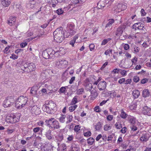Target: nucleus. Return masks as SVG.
<instances>
[{"mask_svg":"<svg viewBox=\"0 0 151 151\" xmlns=\"http://www.w3.org/2000/svg\"><path fill=\"white\" fill-rule=\"evenodd\" d=\"M62 48H60L59 47L53 49L51 48H48L44 51L42 52L43 57L46 59L54 58L55 57V54L58 52H60V49Z\"/></svg>","mask_w":151,"mask_h":151,"instance_id":"f257e3e1","label":"nucleus"},{"mask_svg":"<svg viewBox=\"0 0 151 151\" xmlns=\"http://www.w3.org/2000/svg\"><path fill=\"white\" fill-rule=\"evenodd\" d=\"M53 34L54 39L57 43H61L64 40L65 37L64 32L62 27L57 28Z\"/></svg>","mask_w":151,"mask_h":151,"instance_id":"f03ea898","label":"nucleus"},{"mask_svg":"<svg viewBox=\"0 0 151 151\" xmlns=\"http://www.w3.org/2000/svg\"><path fill=\"white\" fill-rule=\"evenodd\" d=\"M46 125L51 129H58L60 127L59 122L54 118H51L45 121Z\"/></svg>","mask_w":151,"mask_h":151,"instance_id":"7ed1b4c3","label":"nucleus"},{"mask_svg":"<svg viewBox=\"0 0 151 151\" xmlns=\"http://www.w3.org/2000/svg\"><path fill=\"white\" fill-rule=\"evenodd\" d=\"M28 99L26 96H20L16 101L15 106L17 109H22L27 104Z\"/></svg>","mask_w":151,"mask_h":151,"instance_id":"20e7f679","label":"nucleus"},{"mask_svg":"<svg viewBox=\"0 0 151 151\" xmlns=\"http://www.w3.org/2000/svg\"><path fill=\"white\" fill-rule=\"evenodd\" d=\"M56 106V104L53 101H50L46 105H44L42 107V109L44 111L52 114L53 113V111L55 110Z\"/></svg>","mask_w":151,"mask_h":151,"instance_id":"39448f33","label":"nucleus"},{"mask_svg":"<svg viewBox=\"0 0 151 151\" xmlns=\"http://www.w3.org/2000/svg\"><path fill=\"white\" fill-rule=\"evenodd\" d=\"M24 69L23 71L28 73L35 70V65L33 63H26L24 65Z\"/></svg>","mask_w":151,"mask_h":151,"instance_id":"423d86ee","label":"nucleus"},{"mask_svg":"<svg viewBox=\"0 0 151 151\" xmlns=\"http://www.w3.org/2000/svg\"><path fill=\"white\" fill-rule=\"evenodd\" d=\"M14 102L15 100L14 96L8 97L4 101L3 106L5 108L10 107L13 105Z\"/></svg>","mask_w":151,"mask_h":151,"instance_id":"0eeeda50","label":"nucleus"},{"mask_svg":"<svg viewBox=\"0 0 151 151\" xmlns=\"http://www.w3.org/2000/svg\"><path fill=\"white\" fill-rule=\"evenodd\" d=\"M21 116V114L19 113H17L14 115L11 116L9 119L10 120V122L12 123H15L18 122Z\"/></svg>","mask_w":151,"mask_h":151,"instance_id":"6e6552de","label":"nucleus"},{"mask_svg":"<svg viewBox=\"0 0 151 151\" xmlns=\"http://www.w3.org/2000/svg\"><path fill=\"white\" fill-rule=\"evenodd\" d=\"M116 12H119L122 10L126 9L127 6L126 4H123L122 3H119L116 6Z\"/></svg>","mask_w":151,"mask_h":151,"instance_id":"1a4fd4ad","label":"nucleus"},{"mask_svg":"<svg viewBox=\"0 0 151 151\" xmlns=\"http://www.w3.org/2000/svg\"><path fill=\"white\" fill-rule=\"evenodd\" d=\"M142 113L145 115L151 116V109L147 106H145L142 108Z\"/></svg>","mask_w":151,"mask_h":151,"instance_id":"9d476101","label":"nucleus"},{"mask_svg":"<svg viewBox=\"0 0 151 151\" xmlns=\"http://www.w3.org/2000/svg\"><path fill=\"white\" fill-rule=\"evenodd\" d=\"M106 87V83L105 81L100 82L98 84L97 87L100 91L104 90Z\"/></svg>","mask_w":151,"mask_h":151,"instance_id":"9b49d317","label":"nucleus"},{"mask_svg":"<svg viewBox=\"0 0 151 151\" xmlns=\"http://www.w3.org/2000/svg\"><path fill=\"white\" fill-rule=\"evenodd\" d=\"M31 112L35 115H38L40 112V108L38 107L37 106H34L32 107L31 109Z\"/></svg>","mask_w":151,"mask_h":151,"instance_id":"f8f14e48","label":"nucleus"},{"mask_svg":"<svg viewBox=\"0 0 151 151\" xmlns=\"http://www.w3.org/2000/svg\"><path fill=\"white\" fill-rule=\"evenodd\" d=\"M16 17L14 16H11L9 18V19L7 21V23L10 26L14 25L16 21Z\"/></svg>","mask_w":151,"mask_h":151,"instance_id":"ddd939ff","label":"nucleus"},{"mask_svg":"<svg viewBox=\"0 0 151 151\" xmlns=\"http://www.w3.org/2000/svg\"><path fill=\"white\" fill-rule=\"evenodd\" d=\"M149 138L148 134H145L142 135V136L140 137V140L142 142H146Z\"/></svg>","mask_w":151,"mask_h":151,"instance_id":"4468645a","label":"nucleus"},{"mask_svg":"<svg viewBox=\"0 0 151 151\" xmlns=\"http://www.w3.org/2000/svg\"><path fill=\"white\" fill-rule=\"evenodd\" d=\"M150 95V92L149 90L147 89H144L142 91V96L144 98H146L149 97Z\"/></svg>","mask_w":151,"mask_h":151,"instance_id":"2eb2a0df","label":"nucleus"},{"mask_svg":"<svg viewBox=\"0 0 151 151\" xmlns=\"http://www.w3.org/2000/svg\"><path fill=\"white\" fill-rule=\"evenodd\" d=\"M123 28L122 27H119L117 28L115 35H116L120 36L122 35L123 32Z\"/></svg>","mask_w":151,"mask_h":151,"instance_id":"dca6fc26","label":"nucleus"},{"mask_svg":"<svg viewBox=\"0 0 151 151\" xmlns=\"http://www.w3.org/2000/svg\"><path fill=\"white\" fill-rule=\"evenodd\" d=\"M1 2L4 7L8 6L10 3V1L8 0H1Z\"/></svg>","mask_w":151,"mask_h":151,"instance_id":"f3484780","label":"nucleus"},{"mask_svg":"<svg viewBox=\"0 0 151 151\" xmlns=\"http://www.w3.org/2000/svg\"><path fill=\"white\" fill-rule=\"evenodd\" d=\"M75 33V32L72 29L70 28L68 30V32L67 33V35H65L66 37H69L70 36H72L74 35Z\"/></svg>","mask_w":151,"mask_h":151,"instance_id":"a211bd4d","label":"nucleus"},{"mask_svg":"<svg viewBox=\"0 0 151 151\" xmlns=\"http://www.w3.org/2000/svg\"><path fill=\"white\" fill-rule=\"evenodd\" d=\"M132 95L135 99L138 97L140 95V93L138 90H134L132 92Z\"/></svg>","mask_w":151,"mask_h":151,"instance_id":"6ab92c4d","label":"nucleus"},{"mask_svg":"<svg viewBox=\"0 0 151 151\" xmlns=\"http://www.w3.org/2000/svg\"><path fill=\"white\" fill-rule=\"evenodd\" d=\"M52 131L51 130L49 129L45 133V136L46 138L49 140L52 139V137L51 134Z\"/></svg>","mask_w":151,"mask_h":151,"instance_id":"aec40b11","label":"nucleus"},{"mask_svg":"<svg viewBox=\"0 0 151 151\" xmlns=\"http://www.w3.org/2000/svg\"><path fill=\"white\" fill-rule=\"evenodd\" d=\"M97 5L99 9H102L105 6V4L104 1L101 0L98 3Z\"/></svg>","mask_w":151,"mask_h":151,"instance_id":"412c9836","label":"nucleus"},{"mask_svg":"<svg viewBox=\"0 0 151 151\" xmlns=\"http://www.w3.org/2000/svg\"><path fill=\"white\" fill-rule=\"evenodd\" d=\"M66 120V116L63 115H61V116L59 118V120L60 122L62 123L65 122Z\"/></svg>","mask_w":151,"mask_h":151,"instance_id":"4be33fe9","label":"nucleus"},{"mask_svg":"<svg viewBox=\"0 0 151 151\" xmlns=\"http://www.w3.org/2000/svg\"><path fill=\"white\" fill-rule=\"evenodd\" d=\"M108 22L106 24L105 26L106 28L108 27L111 26L112 24L114 22V20L113 19H110L108 20Z\"/></svg>","mask_w":151,"mask_h":151,"instance_id":"5701e85b","label":"nucleus"},{"mask_svg":"<svg viewBox=\"0 0 151 151\" xmlns=\"http://www.w3.org/2000/svg\"><path fill=\"white\" fill-rule=\"evenodd\" d=\"M86 90L87 91H91V89L93 88L92 84L91 83H90L87 85H84Z\"/></svg>","mask_w":151,"mask_h":151,"instance_id":"b1692460","label":"nucleus"},{"mask_svg":"<svg viewBox=\"0 0 151 151\" xmlns=\"http://www.w3.org/2000/svg\"><path fill=\"white\" fill-rule=\"evenodd\" d=\"M73 119V117L71 115H68L67 117V121L66 122V123L67 124L71 122L72 121Z\"/></svg>","mask_w":151,"mask_h":151,"instance_id":"393cba45","label":"nucleus"},{"mask_svg":"<svg viewBox=\"0 0 151 151\" xmlns=\"http://www.w3.org/2000/svg\"><path fill=\"white\" fill-rule=\"evenodd\" d=\"M78 96H75L72 100L71 102V104L74 105L78 102L77 100Z\"/></svg>","mask_w":151,"mask_h":151,"instance_id":"a878e982","label":"nucleus"},{"mask_svg":"<svg viewBox=\"0 0 151 151\" xmlns=\"http://www.w3.org/2000/svg\"><path fill=\"white\" fill-rule=\"evenodd\" d=\"M101 127V124L100 122L97 123L95 126V129L96 130H99Z\"/></svg>","mask_w":151,"mask_h":151,"instance_id":"bb28decb","label":"nucleus"},{"mask_svg":"<svg viewBox=\"0 0 151 151\" xmlns=\"http://www.w3.org/2000/svg\"><path fill=\"white\" fill-rule=\"evenodd\" d=\"M127 114L125 113L123 110H121L120 116L123 119H125L127 116Z\"/></svg>","mask_w":151,"mask_h":151,"instance_id":"cd10ccee","label":"nucleus"},{"mask_svg":"<svg viewBox=\"0 0 151 151\" xmlns=\"http://www.w3.org/2000/svg\"><path fill=\"white\" fill-rule=\"evenodd\" d=\"M129 122L132 125L134 124L136 122V119L133 117H131L129 119Z\"/></svg>","mask_w":151,"mask_h":151,"instance_id":"c85d7f7f","label":"nucleus"},{"mask_svg":"<svg viewBox=\"0 0 151 151\" xmlns=\"http://www.w3.org/2000/svg\"><path fill=\"white\" fill-rule=\"evenodd\" d=\"M77 107V105H76L70 106L69 108V110L70 112H73Z\"/></svg>","mask_w":151,"mask_h":151,"instance_id":"c756f323","label":"nucleus"},{"mask_svg":"<svg viewBox=\"0 0 151 151\" xmlns=\"http://www.w3.org/2000/svg\"><path fill=\"white\" fill-rule=\"evenodd\" d=\"M98 93L96 91L91 92V96L93 98H96L98 96Z\"/></svg>","mask_w":151,"mask_h":151,"instance_id":"7c9ffc66","label":"nucleus"},{"mask_svg":"<svg viewBox=\"0 0 151 151\" xmlns=\"http://www.w3.org/2000/svg\"><path fill=\"white\" fill-rule=\"evenodd\" d=\"M88 143L90 145H92L94 141V139L90 137L87 139Z\"/></svg>","mask_w":151,"mask_h":151,"instance_id":"2f4dec72","label":"nucleus"},{"mask_svg":"<svg viewBox=\"0 0 151 151\" xmlns=\"http://www.w3.org/2000/svg\"><path fill=\"white\" fill-rule=\"evenodd\" d=\"M115 126L116 127V128L118 129H120L122 127V124L120 122H118V123H116L115 124Z\"/></svg>","mask_w":151,"mask_h":151,"instance_id":"473e14b6","label":"nucleus"},{"mask_svg":"<svg viewBox=\"0 0 151 151\" xmlns=\"http://www.w3.org/2000/svg\"><path fill=\"white\" fill-rule=\"evenodd\" d=\"M138 24L139 26L138 29L143 30V28H144L145 26L144 24L140 22H139Z\"/></svg>","mask_w":151,"mask_h":151,"instance_id":"72a5a7b5","label":"nucleus"},{"mask_svg":"<svg viewBox=\"0 0 151 151\" xmlns=\"http://www.w3.org/2000/svg\"><path fill=\"white\" fill-rule=\"evenodd\" d=\"M84 89L83 88L78 89L77 90L76 93L78 95H80L82 94L84 92Z\"/></svg>","mask_w":151,"mask_h":151,"instance_id":"f704fd0d","label":"nucleus"},{"mask_svg":"<svg viewBox=\"0 0 151 151\" xmlns=\"http://www.w3.org/2000/svg\"><path fill=\"white\" fill-rule=\"evenodd\" d=\"M111 127L108 124L105 125L104 126V129L105 131H107L111 129Z\"/></svg>","mask_w":151,"mask_h":151,"instance_id":"c9c22d12","label":"nucleus"},{"mask_svg":"<svg viewBox=\"0 0 151 151\" xmlns=\"http://www.w3.org/2000/svg\"><path fill=\"white\" fill-rule=\"evenodd\" d=\"M56 12L58 15H60L63 14L64 11L62 9H59L56 11Z\"/></svg>","mask_w":151,"mask_h":151,"instance_id":"e433bc0d","label":"nucleus"},{"mask_svg":"<svg viewBox=\"0 0 151 151\" xmlns=\"http://www.w3.org/2000/svg\"><path fill=\"white\" fill-rule=\"evenodd\" d=\"M81 127L79 125L76 126L74 128V130L76 132H78L80 130Z\"/></svg>","mask_w":151,"mask_h":151,"instance_id":"4c0bfd02","label":"nucleus"},{"mask_svg":"<svg viewBox=\"0 0 151 151\" xmlns=\"http://www.w3.org/2000/svg\"><path fill=\"white\" fill-rule=\"evenodd\" d=\"M41 129V128L39 127H35L33 129V131L34 132L36 133L39 132Z\"/></svg>","mask_w":151,"mask_h":151,"instance_id":"58836bf2","label":"nucleus"},{"mask_svg":"<svg viewBox=\"0 0 151 151\" xmlns=\"http://www.w3.org/2000/svg\"><path fill=\"white\" fill-rule=\"evenodd\" d=\"M130 128L131 129L132 131H133L137 130V127L133 125H132L130 126Z\"/></svg>","mask_w":151,"mask_h":151,"instance_id":"ea45409f","label":"nucleus"},{"mask_svg":"<svg viewBox=\"0 0 151 151\" xmlns=\"http://www.w3.org/2000/svg\"><path fill=\"white\" fill-rule=\"evenodd\" d=\"M91 133L90 131H88L84 133V135L86 137H89L91 135Z\"/></svg>","mask_w":151,"mask_h":151,"instance_id":"a19ab883","label":"nucleus"},{"mask_svg":"<svg viewBox=\"0 0 151 151\" xmlns=\"http://www.w3.org/2000/svg\"><path fill=\"white\" fill-rule=\"evenodd\" d=\"M18 56L14 54L13 53L12 54L11 56L10 57V58H12L14 60H15L18 58Z\"/></svg>","mask_w":151,"mask_h":151,"instance_id":"79ce46f5","label":"nucleus"},{"mask_svg":"<svg viewBox=\"0 0 151 151\" xmlns=\"http://www.w3.org/2000/svg\"><path fill=\"white\" fill-rule=\"evenodd\" d=\"M120 70H121L120 73L122 75L124 76L126 75L127 72L126 71L121 69H120Z\"/></svg>","mask_w":151,"mask_h":151,"instance_id":"37998d69","label":"nucleus"},{"mask_svg":"<svg viewBox=\"0 0 151 151\" xmlns=\"http://www.w3.org/2000/svg\"><path fill=\"white\" fill-rule=\"evenodd\" d=\"M139 77L137 76H134L133 79L134 82L136 83L138 82L139 81Z\"/></svg>","mask_w":151,"mask_h":151,"instance_id":"c03bdc74","label":"nucleus"},{"mask_svg":"<svg viewBox=\"0 0 151 151\" xmlns=\"http://www.w3.org/2000/svg\"><path fill=\"white\" fill-rule=\"evenodd\" d=\"M95 45L93 44H91L89 45V47L90 48V50L91 51H92L94 48Z\"/></svg>","mask_w":151,"mask_h":151,"instance_id":"a18cd8bd","label":"nucleus"},{"mask_svg":"<svg viewBox=\"0 0 151 151\" xmlns=\"http://www.w3.org/2000/svg\"><path fill=\"white\" fill-rule=\"evenodd\" d=\"M66 87H62L59 89V91L62 93H64L65 92Z\"/></svg>","mask_w":151,"mask_h":151,"instance_id":"49530a36","label":"nucleus"},{"mask_svg":"<svg viewBox=\"0 0 151 151\" xmlns=\"http://www.w3.org/2000/svg\"><path fill=\"white\" fill-rule=\"evenodd\" d=\"M148 81L147 78H143L141 80V83L142 84H144L147 82Z\"/></svg>","mask_w":151,"mask_h":151,"instance_id":"de8ad7c7","label":"nucleus"},{"mask_svg":"<svg viewBox=\"0 0 151 151\" xmlns=\"http://www.w3.org/2000/svg\"><path fill=\"white\" fill-rule=\"evenodd\" d=\"M113 116L112 115H108L106 118L109 121H111L113 119Z\"/></svg>","mask_w":151,"mask_h":151,"instance_id":"09e8293b","label":"nucleus"},{"mask_svg":"<svg viewBox=\"0 0 151 151\" xmlns=\"http://www.w3.org/2000/svg\"><path fill=\"white\" fill-rule=\"evenodd\" d=\"M109 41L108 39H104L101 44V45H104L106 44Z\"/></svg>","mask_w":151,"mask_h":151,"instance_id":"8fccbe9b","label":"nucleus"},{"mask_svg":"<svg viewBox=\"0 0 151 151\" xmlns=\"http://www.w3.org/2000/svg\"><path fill=\"white\" fill-rule=\"evenodd\" d=\"M100 108L99 106H96L94 109V111L97 112H99L101 111L99 109Z\"/></svg>","mask_w":151,"mask_h":151,"instance_id":"3c124183","label":"nucleus"},{"mask_svg":"<svg viewBox=\"0 0 151 151\" xmlns=\"http://www.w3.org/2000/svg\"><path fill=\"white\" fill-rule=\"evenodd\" d=\"M84 85H87V84L90 83V81L89 78H86L85 80L84 81Z\"/></svg>","mask_w":151,"mask_h":151,"instance_id":"603ef678","label":"nucleus"},{"mask_svg":"<svg viewBox=\"0 0 151 151\" xmlns=\"http://www.w3.org/2000/svg\"><path fill=\"white\" fill-rule=\"evenodd\" d=\"M141 13L142 16H144L146 14V13L145 12L144 9H142L141 10Z\"/></svg>","mask_w":151,"mask_h":151,"instance_id":"864d4df0","label":"nucleus"},{"mask_svg":"<svg viewBox=\"0 0 151 151\" xmlns=\"http://www.w3.org/2000/svg\"><path fill=\"white\" fill-rule=\"evenodd\" d=\"M120 70V69L116 68L115 69L113 70L112 72L114 73L115 74L116 73H118L119 72Z\"/></svg>","mask_w":151,"mask_h":151,"instance_id":"5fc2aeb1","label":"nucleus"},{"mask_svg":"<svg viewBox=\"0 0 151 151\" xmlns=\"http://www.w3.org/2000/svg\"><path fill=\"white\" fill-rule=\"evenodd\" d=\"M142 45L145 48H146L149 46L147 43L145 42H144Z\"/></svg>","mask_w":151,"mask_h":151,"instance_id":"6e6d98bb","label":"nucleus"},{"mask_svg":"<svg viewBox=\"0 0 151 151\" xmlns=\"http://www.w3.org/2000/svg\"><path fill=\"white\" fill-rule=\"evenodd\" d=\"M62 147L63 148L62 151H66V145L64 144H62Z\"/></svg>","mask_w":151,"mask_h":151,"instance_id":"4d7b16f0","label":"nucleus"},{"mask_svg":"<svg viewBox=\"0 0 151 151\" xmlns=\"http://www.w3.org/2000/svg\"><path fill=\"white\" fill-rule=\"evenodd\" d=\"M126 131L127 128L126 127H124L121 130V132L122 133L124 134L126 133Z\"/></svg>","mask_w":151,"mask_h":151,"instance_id":"13d9d810","label":"nucleus"},{"mask_svg":"<svg viewBox=\"0 0 151 151\" xmlns=\"http://www.w3.org/2000/svg\"><path fill=\"white\" fill-rule=\"evenodd\" d=\"M132 80L131 79H128L126 80L125 81V83L124 84H130L131 83Z\"/></svg>","mask_w":151,"mask_h":151,"instance_id":"bf43d9fd","label":"nucleus"},{"mask_svg":"<svg viewBox=\"0 0 151 151\" xmlns=\"http://www.w3.org/2000/svg\"><path fill=\"white\" fill-rule=\"evenodd\" d=\"M58 138L59 141H61L63 139V136L62 135H59L58 136Z\"/></svg>","mask_w":151,"mask_h":151,"instance_id":"052dcab7","label":"nucleus"},{"mask_svg":"<svg viewBox=\"0 0 151 151\" xmlns=\"http://www.w3.org/2000/svg\"><path fill=\"white\" fill-rule=\"evenodd\" d=\"M125 81V79L124 78H121L119 80L118 82L120 84H122Z\"/></svg>","mask_w":151,"mask_h":151,"instance_id":"680f3d73","label":"nucleus"},{"mask_svg":"<svg viewBox=\"0 0 151 151\" xmlns=\"http://www.w3.org/2000/svg\"><path fill=\"white\" fill-rule=\"evenodd\" d=\"M10 47L9 46H8L6 47H5V49L4 50H3V52H4V53H5L6 54H7L8 53L7 52V51L9 49V48Z\"/></svg>","mask_w":151,"mask_h":151,"instance_id":"e2e57ef3","label":"nucleus"},{"mask_svg":"<svg viewBox=\"0 0 151 151\" xmlns=\"http://www.w3.org/2000/svg\"><path fill=\"white\" fill-rule=\"evenodd\" d=\"M75 77L74 76L72 77L70 79V80L69 83L70 84H71L73 83V81L75 80Z\"/></svg>","mask_w":151,"mask_h":151,"instance_id":"0e129e2a","label":"nucleus"},{"mask_svg":"<svg viewBox=\"0 0 151 151\" xmlns=\"http://www.w3.org/2000/svg\"><path fill=\"white\" fill-rule=\"evenodd\" d=\"M27 45V43L26 42H22L20 44V46L21 47L23 48L25 47Z\"/></svg>","mask_w":151,"mask_h":151,"instance_id":"69168bd1","label":"nucleus"},{"mask_svg":"<svg viewBox=\"0 0 151 151\" xmlns=\"http://www.w3.org/2000/svg\"><path fill=\"white\" fill-rule=\"evenodd\" d=\"M108 64V62H105L103 65L102 67L101 68V70H103V69L105 67L106 65H107Z\"/></svg>","mask_w":151,"mask_h":151,"instance_id":"338daca9","label":"nucleus"},{"mask_svg":"<svg viewBox=\"0 0 151 151\" xmlns=\"http://www.w3.org/2000/svg\"><path fill=\"white\" fill-rule=\"evenodd\" d=\"M23 51L22 49H17L15 51V53L18 54L19 52H21Z\"/></svg>","mask_w":151,"mask_h":151,"instance_id":"774afa93","label":"nucleus"}]
</instances>
